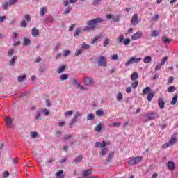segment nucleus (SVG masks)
<instances>
[{
	"label": "nucleus",
	"mask_w": 178,
	"mask_h": 178,
	"mask_svg": "<svg viewBox=\"0 0 178 178\" xmlns=\"http://www.w3.org/2000/svg\"><path fill=\"white\" fill-rule=\"evenodd\" d=\"M60 81H64V80H67V74H63L60 77Z\"/></svg>",
	"instance_id": "41"
},
{
	"label": "nucleus",
	"mask_w": 178,
	"mask_h": 178,
	"mask_svg": "<svg viewBox=\"0 0 178 178\" xmlns=\"http://www.w3.org/2000/svg\"><path fill=\"white\" fill-rule=\"evenodd\" d=\"M99 2H101V0H94L92 5L95 6H97V5H99Z\"/></svg>",
	"instance_id": "57"
},
{
	"label": "nucleus",
	"mask_w": 178,
	"mask_h": 178,
	"mask_svg": "<svg viewBox=\"0 0 178 178\" xmlns=\"http://www.w3.org/2000/svg\"><path fill=\"white\" fill-rule=\"evenodd\" d=\"M16 59H17V57L16 56H13L12 59L9 61V65L10 66H14L15 62H16Z\"/></svg>",
	"instance_id": "25"
},
{
	"label": "nucleus",
	"mask_w": 178,
	"mask_h": 178,
	"mask_svg": "<svg viewBox=\"0 0 178 178\" xmlns=\"http://www.w3.org/2000/svg\"><path fill=\"white\" fill-rule=\"evenodd\" d=\"M131 79L133 81H136L138 79V74L137 72H134L131 76Z\"/></svg>",
	"instance_id": "29"
},
{
	"label": "nucleus",
	"mask_w": 178,
	"mask_h": 178,
	"mask_svg": "<svg viewBox=\"0 0 178 178\" xmlns=\"http://www.w3.org/2000/svg\"><path fill=\"white\" fill-rule=\"evenodd\" d=\"M167 91L168 92H174V91H176V87L170 86V87L168 88Z\"/></svg>",
	"instance_id": "37"
},
{
	"label": "nucleus",
	"mask_w": 178,
	"mask_h": 178,
	"mask_svg": "<svg viewBox=\"0 0 178 178\" xmlns=\"http://www.w3.org/2000/svg\"><path fill=\"white\" fill-rule=\"evenodd\" d=\"M158 104L160 109H163V108H165V101H163V99H162V97L159 98Z\"/></svg>",
	"instance_id": "12"
},
{
	"label": "nucleus",
	"mask_w": 178,
	"mask_h": 178,
	"mask_svg": "<svg viewBox=\"0 0 178 178\" xmlns=\"http://www.w3.org/2000/svg\"><path fill=\"white\" fill-rule=\"evenodd\" d=\"M143 37V32L141 31H137L136 33L132 35L131 40L136 41V40H140Z\"/></svg>",
	"instance_id": "7"
},
{
	"label": "nucleus",
	"mask_w": 178,
	"mask_h": 178,
	"mask_svg": "<svg viewBox=\"0 0 178 178\" xmlns=\"http://www.w3.org/2000/svg\"><path fill=\"white\" fill-rule=\"evenodd\" d=\"M113 155H115V152H111L106 159V161L107 162H111V161H112V158H113Z\"/></svg>",
	"instance_id": "26"
},
{
	"label": "nucleus",
	"mask_w": 178,
	"mask_h": 178,
	"mask_svg": "<svg viewBox=\"0 0 178 178\" xmlns=\"http://www.w3.org/2000/svg\"><path fill=\"white\" fill-rule=\"evenodd\" d=\"M111 59L112 60H118V59H119V56H118V54H113L111 56Z\"/></svg>",
	"instance_id": "52"
},
{
	"label": "nucleus",
	"mask_w": 178,
	"mask_h": 178,
	"mask_svg": "<svg viewBox=\"0 0 178 178\" xmlns=\"http://www.w3.org/2000/svg\"><path fill=\"white\" fill-rule=\"evenodd\" d=\"M65 123L66 122H65V121H63V120H60V122H58V126H60V127H63V126H65Z\"/></svg>",
	"instance_id": "58"
},
{
	"label": "nucleus",
	"mask_w": 178,
	"mask_h": 178,
	"mask_svg": "<svg viewBox=\"0 0 178 178\" xmlns=\"http://www.w3.org/2000/svg\"><path fill=\"white\" fill-rule=\"evenodd\" d=\"M166 62H168V57L165 56L163 59V60H161V62L160 63L161 65H162L163 66L165 65V63H166Z\"/></svg>",
	"instance_id": "48"
},
{
	"label": "nucleus",
	"mask_w": 178,
	"mask_h": 178,
	"mask_svg": "<svg viewBox=\"0 0 178 178\" xmlns=\"http://www.w3.org/2000/svg\"><path fill=\"white\" fill-rule=\"evenodd\" d=\"M61 135H62V132L60 131H56V136L60 137Z\"/></svg>",
	"instance_id": "64"
},
{
	"label": "nucleus",
	"mask_w": 178,
	"mask_h": 178,
	"mask_svg": "<svg viewBox=\"0 0 178 178\" xmlns=\"http://www.w3.org/2000/svg\"><path fill=\"white\" fill-rule=\"evenodd\" d=\"M74 81L76 83V88H79V90H81V91H87L88 90V88H86L81 86V84L79 83L77 81L74 80Z\"/></svg>",
	"instance_id": "13"
},
{
	"label": "nucleus",
	"mask_w": 178,
	"mask_h": 178,
	"mask_svg": "<svg viewBox=\"0 0 178 178\" xmlns=\"http://www.w3.org/2000/svg\"><path fill=\"white\" fill-rule=\"evenodd\" d=\"M31 34H32L33 37H37V35H38V34H40V31H38V29H37V28H33V29H32Z\"/></svg>",
	"instance_id": "19"
},
{
	"label": "nucleus",
	"mask_w": 178,
	"mask_h": 178,
	"mask_svg": "<svg viewBox=\"0 0 178 178\" xmlns=\"http://www.w3.org/2000/svg\"><path fill=\"white\" fill-rule=\"evenodd\" d=\"M101 130H102V124L99 123L95 128V131H96L97 133H99V131H101Z\"/></svg>",
	"instance_id": "24"
},
{
	"label": "nucleus",
	"mask_w": 178,
	"mask_h": 178,
	"mask_svg": "<svg viewBox=\"0 0 178 178\" xmlns=\"http://www.w3.org/2000/svg\"><path fill=\"white\" fill-rule=\"evenodd\" d=\"M177 142V138H176L175 136H172L169 142L163 145V148L165 149V148H168V147H172V145L176 144Z\"/></svg>",
	"instance_id": "5"
},
{
	"label": "nucleus",
	"mask_w": 178,
	"mask_h": 178,
	"mask_svg": "<svg viewBox=\"0 0 178 178\" xmlns=\"http://www.w3.org/2000/svg\"><path fill=\"white\" fill-rule=\"evenodd\" d=\"M31 138H37V137H38V133H37L35 131L31 132Z\"/></svg>",
	"instance_id": "43"
},
{
	"label": "nucleus",
	"mask_w": 178,
	"mask_h": 178,
	"mask_svg": "<svg viewBox=\"0 0 178 178\" xmlns=\"http://www.w3.org/2000/svg\"><path fill=\"white\" fill-rule=\"evenodd\" d=\"M155 95V93L154 92H150L148 93L147 97V99L149 102H151L152 101V98H154Z\"/></svg>",
	"instance_id": "23"
},
{
	"label": "nucleus",
	"mask_w": 178,
	"mask_h": 178,
	"mask_svg": "<svg viewBox=\"0 0 178 178\" xmlns=\"http://www.w3.org/2000/svg\"><path fill=\"white\" fill-rule=\"evenodd\" d=\"M96 115H97V116H102V115H104V111H102V110H97L96 111Z\"/></svg>",
	"instance_id": "47"
},
{
	"label": "nucleus",
	"mask_w": 178,
	"mask_h": 178,
	"mask_svg": "<svg viewBox=\"0 0 178 178\" xmlns=\"http://www.w3.org/2000/svg\"><path fill=\"white\" fill-rule=\"evenodd\" d=\"M10 175V174L8 171H5L3 174V178H8V177H9Z\"/></svg>",
	"instance_id": "56"
},
{
	"label": "nucleus",
	"mask_w": 178,
	"mask_h": 178,
	"mask_svg": "<svg viewBox=\"0 0 178 178\" xmlns=\"http://www.w3.org/2000/svg\"><path fill=\"white\" fill-rule=\"evenodd\" d=\"M141 60H143L142 58L132 57L125 63V66H130L133 63H139Z\"/></svg>",
	"instance_id": "4"
},
{
	"label": "nucleus",
	"mask_w": 178,
	"mask_h": 178,
	"mask_svg": "<svg viewBox=\"0 0 178 178\" xmlns=\"http://www.w3.org/2000/svg\"><path fill=\"white\" fill-rule=\"evenodd\" d=\"M31 44V40H30V39H29V38H24L23 45L24 47H26L27 45H30Z\"/></svg>",
	"instance_id": "20"
},
{
	"label": "nucleus",
	"mask_w": 178,
	"mask_h": 178,
	"mask_svg": "<svg viewBox=\"0 0 178 178\" xmlns=\"http://www.w3.org/2000/svg\"><path fill=\"white\" fill-rule=\"evenodd\" d=\"M106 152H108V149H106L105 147H102V149H101V150L99 152V155L101 156H104V155H105L106 154Z\"/></svg>",
	"instance_id": "28"
},
{
	"label": "nucleus",
	"mask_w": 178,
	"mask_h": 178,
	"mask_svg": "<svg viewBox=\"0 0 178 178\" xmlns=\"http://www.w3.org/2000/svg\"><path fill=\"white\" fill-rule=\"evenodd\" d=\"M6 123L7 127H8V129H10L12 127V124H13L12 118H10V117H6Z\"/></svg>",
	"instance_id": "10"
},
{
	"label": "nucleus",
	"mask_w": 178,
	"mask_h": 178,
	"mask_svg": "<svg viewBox=\"0 0 178 178\" xmlns=\"http://www.w3.org/2000/svg\"><path fill=\"white\" fill-rule=\"evenodd\" d=\"M91 173H92V170L89 169V170H86L83 171L82 175H83V177H87V176H90V175H91Z\"/></svg>",
	"instance_id": "18"
},
{
	"label": "nucleus",
	"mask_w": 178,
	"mask_h": 178,
	"mask_svg": "<svg viewBox=\"0 0 178 178\" xmlns=\"http://www.w3.org/2000/svg\"><path fill=\"white\" fill-rule=\"evenodd\" d=\"M124 41V38H123V35H120L118 40V44H122V42L123 43Z\"/></svg>",
	"instance_id": "42"
},
{
	"label": "nucleus",
	"mask_w": 178,
	"mask_h": 178,
	"mask_svg": "<svg viewBox=\"0 0 178 178\" xmlns=\"http://www.w3.org/2000/svg\"><path fill=\"white\" fill-rule=\"evenodd\" d=\"M81 161H83V156H78L75 160H74V162L76 163H80V162H81Z\"/></svg>",
	"instance_id": "36"
},
{
	"label": "nucleus",
	"mask_w": 178,
	"mask_h": 178,
	"mask_svg": "<svg viewBox=\"0 0 178 178\" xmlns=\"http://www.w3.org/2000/svg\"><path fill=\"white\" fill-rule=\"evenodd\" d=\"M177 95H175L173 97L172 101H171V105H175L176 102H177Z\"/></svg>",
	"instance_id": "34"
},
{
	"label": "nucleus",
	"mask_w": 178,
	"mask_h": 178,
	"mask_svg": "<svg viewBox=\"0 0 178 178\" xmlns=\"http://www.w3.org/2000/svg\"><path fill=\"white\" fill-rule=\"evenodd\" d=\"M110 126V127H112V126H113V127H119V126H120V123H118V122H114L113 124H110L109 125Z\"/></svg>",
	"instance_id": "63"
},
{
	"label": "nucleus",
	"mask_w": 178,
	"mask_h": 178,
	"mask_svg": "<svg viewBox=\"0 0 178 178\" xmlns=\"http://www.w3.org/2000/svg\"><path fill=\"white\" fill-rule=\"evenodd\" d=\"M102 22H104V19L99 17L88 21L86 22V30H94L95 27H97V25L99 24V23H102Z\"/></svg>",
	"instance_id": "1"
},
{
	"label": "nucleus",
	"mask_w": 178,
	"mask_h": 178,
	"mask_svg": "<svg viewBox=\"0 0 178 178\" xmlns=\"http://www.w3.org/2000/svg\"><path fill=\"white\" fill-rule=\"evenodd\" d=\"M162 66L163 65L161 63L158 64L154 69L155 72L161 70V69H162Z\"/></svg>",
	"instance_id": "50"
},
{
	"label": "nucleus",
	"mask_w": 178,
	"mask_h": 178,
	"mask_svg": "<svg viewBox=\"0 0 178 178\" xmlns=\"http://www.w3.org/2000/svg\"><path fill=\"white\" fill-rule=\"evenodd\" d=\"M8 4H9V2H6L2 4L3 6V9H4L5 10H8Z\"/></svg>",
	"instance_id": "55"
},
{
	"label": "nucleus",
	"mask_w": 178,
	"mask_h": 178,
	"mask_svg": "<svg viewBox=\"0 0 178 178\" xmlns=\"http://www.w3.org/2000/svg\"><path fill=\"white\" fill-rule=\"evenodd\" d=\"M126 92H127V94H130V93L131 92V87H127V88H126Z\"/></svg>",
	"instance_id": "62"
},
{
	"label": "nucleus",
	"mask_w": 178,
	"mask_h": 178,
	"mask_svg": "<svg viewBox=\"0 0 178 178\" xmlns=\"http://www.w3.org/2000/svg\"><path fill=\"white\" fill-rule=\"evenodd\" d=\"M145 116L149 120H152L155 119V116H156V113H152L151 114L147 113L145 115Z\"/></svg>",
	"instance_id": "15"
},
{
	"label": "nucleus",
	"mask_w": 178,
	"mask_h": 178,
	"mask_svg": "<svg viewBox=\"0 0 178 178\" xmlns=\"http://www.w3.org/2000/svg\"><path fill=\"white\" fill-rule=\"evenodd\" d=\"M26 77H27V76L26 74H23V75H21V76H19L18 78H17V81L19 83H23V81L24 80H26Z\"/></svg>",
	"instance_id": "21"
},
{
	"label": "nucleus",
	"mask_w": 178,
	"mask_h": 178,
	"mask_svg": "<svg viewBox=\"0 0 178 178\" xmlns=\"http://www.w3.org/2000/svg\"><path fill=\"white\" fill-rule=\"evenodd\" d=\"M62 143H66L67 141V135H65L64 137L61 139Z\"/></svg>",
	"instance_id": "60"
},
{
	"label": "nucleus",
	"mask_w": 178,
	"mask_h": 178,
	"mask_svg": "<svg viewBox=\"0 0 178 178\" xmlns=\"http://www.w3.org/2000/svg\"><path fill=\"white\" fill-rule=\"evenodd\" d=\"M84 83L86 86H91L93 84L94 82L92 81V79H91L90 78H85Z\"/></svg>",
	"instance_id": "16"
},
{
	"label": "nucleus",
	"mask_w": 178,
	"mask_h": 178,
	"mask_svg": "<svg viewBox=\"0 0 178 178\" xmlns=\"http://www.w3.org/2000/svg\"><path fill=\"white\" fill-rule=\"evenodd\" d=\"M143 159H144V158L142 156L129 158V160L128 161V165L129 166H134V165H137L138 163H140V162H141Z\"/></svg>",
	"instance_id": "2"
},
{
	"label": "nucleus",
	"mask_w": 178,
	"mask_h": 178,
	"mask_svg": "<svg viewBox=\"0 0 178 178\" xmlns=\"http://www.w3.org/2000/svg\"><path fill=\"white\" fill-rule=\"evenodd\" d=\"M81 33V29L77 28L74 33V37H77L79 35V34Z\"/></svg>",
	"instance_id": "35"
},
{
	"label": "nucleus",
	"mask_w": 178,
	"mask_h": 178,
	"mask_svg": "<svg viewBox=\"0 0 178 178\" xmlns=\"http://www.w3.org/2000/svg\"><path fill=\"white\" fill-rule=\"evenodd\" d=\"M97 63L98 66H102L103 67H106V66H108L106 57L104 56H99L97 60Z\"/></svg>",
	"instance_id": "3"
},
{
	"label": "nucleus",
	"mask_w": 178,
	"mask_h": 178,
	"mask_svg": "<svg viewBox=\"0 0 178 178\" xmlns=\"http://www.w3.org/2000/svg\"><path fill=\"white\" fill-rule=\"evenodd\" d=\"M116 98H117V101H118V102L122 101L123 100V94H122V92H119L117 95Z\"/></svg>",
	"instance_id": "33"
},
{
	"label": "nucleus",
	"mask_w": 178,
	"mask_h": 178,
	"mask_svg": "<svg viewBox=\"0 0 178 178\" xmlns=\"http://www.w3.org/2000/svg\"><path fill=\"white\" fill-rule=\"evenodd\" d=\"M162 41L165 42V44H169L170 42V40L166 37V35L163 36L162 38Z\"/></svg>",
	"instance_id": "38"
},
{
	"label": "nucleus",
	"mask_w": 178,
	"mask_h": 178,
	"mask_svg": "<svg viewBox=\"0 0 178 178\" xmlns=\"http://www.w3.org/2000/svg\"><path fill=\"white\" fill-rule=\"evenodd\" d=\"M158 19H159V15H156L152 17V20H154V22H156Z\"/></svg>",
	"instance_id": "61"
},
{
	"label": "nucleus",
	"mask_w": 178,
	"mask_h": 178,
	"mask_svg": "<svg viewBox=\"0 0 178 178\" xmlns=\"http://www.w3.org/2000/svg\"><path fill=\"white\" fill-rule=\"evenodd\" d=\"M159 32L157 30H154L151 33V37H158Z\"/></svg>",
	"instance_id": "32"
},
{
	"label": "nucleus",
	"mask_w": 178,
	"mask_h": 178,
	"mask_svg": "<svg viewBox=\"0 0 178 178\" xmlns=\"http://www.w3.org/2000/svg\"><path fill=\"white\" fill-rule=\"evenodd\" d=\"M138 86V81H136L135 82L131 83V87L134 89L136 88Z\"/></svg>",
	"instance_id": "49"
},
{
	"label": "nucleus",
	"mask_w": 178,
	"mask_h": 178,
	"mask_svg": "<svg viewBox=\"0 0 178 178\" xmlns=\"http://www.w3.org/2000/svg\"><path fill=\"white\" fill-rule=\"evenodd\" d=\"M151 92V88L149 87H145L143 90V95H148Z\"/></svg>",
	"instance_id": "22"
},
{
	"label": "nucleus",
	"mask_w": 178,
	"mask_h": 178,
	"mask_svg": "<svg viewBox=\"0 0 178 178\" xmlns=\"http://www.w3.org/2000/svg\"><path fill=\"white\" fill-rule=\"evenodd\" d=\"M81 49H90V48H91V46H90L89 44H87L86 43H83L81 45Z\"/></svg>",
	"instance_id": "30"
},
{
	"label": "nucleus",
	"mask_w": 178,
	"mask_h": 178,
	"mask_svg": "<svg viewBox=\"0 0 178 178\" xmlns=\"http://www.w3.org/2000/svg\"><path fill=\"white\" fill-rule=\"evenodd\" d=\"M167 167L169 170H175V168H176L175 162L173 161H168L167 163Z\"/></svg>",
	"instance_id": "11"
},
{
	"label": "nucleus",
	"mask_w": 178,
	"mask_h": 178,
	"mask_svg": "<svg viewBox=\"0 0 178 178\" xmlns=\"http://www.w3.org/2000/svg\"><path fill=\"white\" fill-rule=\"evenodd\" d=\"M131 24H133L134 26H137V24H138V14H135L132 17Z\"/></svg>",
	"instance_id": "9"
},
{
	"label": "nucleus",
	"mask_w": 178,
	"mask_h": 178,
	"mask_svg": "<svg viewBox=\"0 0 178 178\" xmlns=\"http://www.w3.org/2000/svg\"><path fill=\"white\" fill-rule=\"evenodd\" d=\"M43 113L44 115H45V116H48V115H49V111L47 108L43 110Z\"/></svg>",
	"instance_id": "59"
},
{
	"label": "nucleus",
	"mask_w": 178,
	"mask_h": 178,
	"mask_svg": "<svg viewBox=\"0 0 178 178\" xmlns=\"http://www.w3.org/2000/svg\"><path fill=\"white\" fill-rule=\"evenodd\" d=\"M42 118H41V113L40 112L37 113L35 120H41Z\"/></svg>",
	"instance_id": "51"
},
{
	"label": "nucleus",
	"mask_w": 178,
	"mask_h": 178,
	"mask_svg": "<svg viewBox=\"0 0 178 178\" xmlns=\"http://www.w3.org/2000/svg\"><path fill=\"white\" fill-rule=\"evenodd\" d=\"M17 2V0H9L8 1V5L10 6V5H15Z\"/></svg>",
	"instance_id": "54"
},
{
	"label": "nucleus",
	"mask_w": 178,
	"mask_h": 178,
	"mask_svg": "<svg viewBox=\"0 0 178 178\" xmlns=\"http://www.w3.org/2000/svg\"><path fill=\"white\" fill-rule=\"evenodd\" d=\"M23 20H25V22H31V17L29 15H25Z\"/></svg>",
	"instance_id": "39"
},
{
	"label": "nucleus",
	"mask_w": 178,
	"mask_h": 178,
	"mask_svg": "<svg viewBox=\"0 0 178 178\" xmlns=\"http://www.w3.org/2000/svg\"><path fill=\"white\" fill-rule=\"evenodd\" d=\"M95 148H99V147L101 148H105V147H106V143L105 141H102L101 142H96L95 143Z\"/></svg>",
	"instance_id": "8"
},
{
	"label": "nucleus",
	"mask_w": 178,
	"mask_h": 178,
	"mask_svg": "<svg viewBox=\"0 0 178 178\" xmlns=\"http://www.w3.org/2000/svg\"><path fill=\"white\" fill-rule=\"evenodd\" d=\"M152 60V58L150 56H147L144 58L143 62L144 63H149Z\"/></svg>",
	"instance_id": "27"
},
{
	"label": "nucleus",
	"mask_w": 178,
	"mask_h": 178,
	"mask_svg": "<svg viewBox=\"0 0 178 178\" xmlns=\"http://www.w3.org/2000/svg\"><path fill=\"white\" fill-rule=\"evenodd\" d=\"M20 26L21 27H24V28L27 27V22H26V19H23L21 22Z\"/></svg>",
	"instance_id": "45"
},
{
	"label": "nucleus",
	"mask_w": 178,
	"mask_h": 178,
	"mask_svg": "<svg viewBox=\"0 0 178 178\" xmlns=\"http://www.w3.org/2000/svg\"><path fill=\"white\" fill-rule=\"evenodd\" d=\"M88 120H94V114H89L87 116Z\"/></svg>",
	"instance_id": "53"
},
{
	"label": "nucleus",
	"mask_w": 178,
	"mask_h": 178,
	"mask_svg": "<svg viewBox=\"0 0 178 178\" xmlns=\"http://www.w3.org/2000/svg\"><path fill=\"white\" fill-rule=\"evenodd\" d=\"M81 54H83V50L81 48V49L76 50V51L75 52V56H79V55H81Z\"/></svg>",
	"instance_id": "46"
},
{
	"label": "nucleus",
	"mask_w": 178,
	"mask_h": 178,
	"mask_svg": "<svg viewBox=\"0 0 178 178\" xmlns=\"http://www.w3.org/2000/svg\"><path fill=\"white\" fill-rule=\"evenodd\" d=\"M81 116V114L80 112H76L75 115L73 117L72 120L70 121L69 126L70 127H73V124H75V123H77V119Z\"/></svg>",
	"instance_id": "6"
},
{
	"label": "nucleus",
	"mask_w": 178,
	"mask_h": 178,
	"mask_svg": "<svg viewBox=\"0 0 178 178\" xmlns=\"http://www.w3.org/2000/svg\"><path fill=\"white\" fill-rule=\"evenodd\" d=\"M108 44H109V39L108 38H105L103 40V46L104 47H108Z\"/></svg>",
	"instance_id": "40"
},
{
	"label": "nucleus",
	"mask_w": 178,
	"mask_h": 178,
	"mask_svg": "<svg viewBox=\"0 0 178 178\" xmlns=\"http://www.w3.org/2000/svg\"><path fill=\"white\" fill-rule=\"evenodd\" d=\"M131 42L130 38L124 39L123 43L124 45H129Z\"/></svg>",
	"instance_id": "44"
},
{
	"label": "nucleus",
	"mask_w": 178,
	"mask_h": 178,
	"mask_svg": "<svg viewBox=\"0 0 178 178\" xmlns=\"http://www.w3.org/2000/svg\"><path fill=\"white\" fill-rule=\"evenodd\" d=\"M65 69H66V65L59 67L57 73H58V74L63 73V72H65Z\"/></svg>",
	"instance_id": "31"
},
{
	"label": "nucleus",
	"mask_w": 178,
	"mask_h": 178,
	"mask_svg": "<svg viewBox=\"0 0 178 178\" xmlns=\"http://www.w3.org/2000/svg\"><path fill=\"white\" fill-rule=\"evenodd\" d=\"M56 177L57 178H65V175H63V170H60L56 173Z\"/></svg>",
	"instance_id": "17"
},
{
	"label": "nucleus",
	"mask_w": 178,
	"mask_h": 178,
	"mask_svg": "<svg viewBox=\"0 0 178 178\" xmlns=\"http://www.w3.org/2000/svg\"><path fill=\"white\" fill-rule=\"evenodd\" d=\"M47 12H48V8L47 7H41L39 15L41 17L45 16V13H47Z\"/></svg>",
	"instance_id": "14"
}]
</instances>
